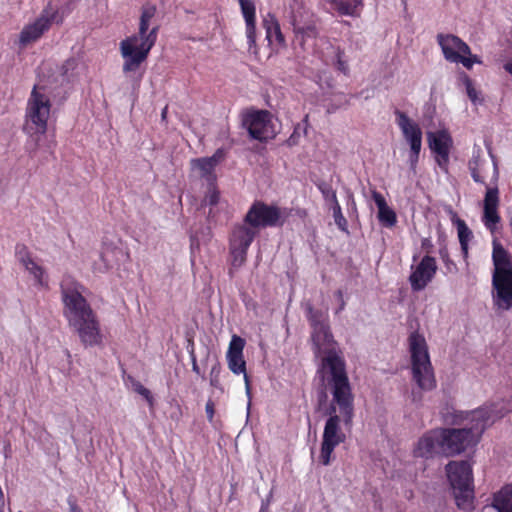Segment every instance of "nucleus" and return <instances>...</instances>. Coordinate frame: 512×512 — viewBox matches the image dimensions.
Here are the masks:
<instances>
[{
    "label": "nucleus",
    "instance_id": "f257e3e1",
    "mask_svg": "<svg viewBox=\"0 0 512 512\" xmlns=\"http://www.w3.org/2000/svg\"><path fill=\"white\" fill-rule=\"evenodd\" d=\"M307 318L313 328L312 340L320 361L316 375L323 387H332L337 402L350 397V381L342 351L333 339L328 324L311 305L306 308Z\"/></svg>",
    "mask_w": 512,
    "mask_h": 512
},
{
    "label": "nucleus",
    "instance_id": "f03ea898",
    "mask_svg": "<svg viewBox=\"0 0 512 512\" xmlns=\"http://www.w3.org/2000/svg\"><path fill=\"white\" fill-rule=\"evenodd\" d=\"M510 409L506 407L503 400L485 404L473 411L455 412L452 423L464 425L458 429H440L443 438L442 454L453 456L465 451L468 447L475 445L484 430L495 421L504 417Z\"/></svg>",
    "mask_w": 512,
    "mask_h": 512
},
{
    "label": "nucleus",
    "instance_id": "7ed1b4c3",
    "mask_svg": "<svg viewBox=\"0 0 512 512\" xmlns=\"http://www.w3.org/2000/svg\"><path fill=\"white\" fill-rule=\"evenodd\" d=\"M64 315L70 327L78 334L84 346H96L102 343V334L97 317L83 297V286L71 277H65L61 283Z\"/></svg>",
    "mask_w": 512,
    "mask_h": 512
},
{
    "label": "nucleus",
    "instance_id": "20e7f679",
    "mask_svg": "<svg viewBox=\"0 0 512 512\" xmlns=\"http://www.w3.org/2000/svg\"><path fill=\"white\" fill-rule=\"evenodd\" d=\"M51 93V88L48 85L38 83L33 87L27 101L25 113L26 130L33 141V148L30 153H36V151L44 148L45 152L51 154L56 146L53 138H43L51 116Z\"/></svg>",
    "mask_w": 512,
    "mask_h": 512
},
{
    "label": "nucleus",
    "instance_id": "39448f33",
    "mask_svg": "<svg viewBox=\"0 0 512 512\" xmlns=\"http://www.w3.org/2000/svg\"><path fill=\"white\" fill-rule=\"evenodd\" d=\"M156 14V7L145 4L142 7L139 28L133 34L120 42V53L124 60L123 72H135L147 59L150 50L155 45L158 34V26L150 27L151 20Z\"/></svg>",
    "mask_w": 512,
    "mask_h": 512
},
{
    "label": "nucleus",
    "instance_id": "423d86ee",
    "mask_svg": "<svg viewBox=\"0 0 512 512\" xmlns=\"http://www.w3.org/2000/svg\"><path fill=\"white\" fill-rule=\"evenodd\" d=\"M329 391L332 399L328 409V419L326 420L320 452V461L323 465L327 466L331 462V456L334 449L345 441V434L341 430L340 423L343 422L344 426L350 428L354 417V395L352 387L350 386V397L342 404L337 402L334 397L332 387H323Z\"/></svg>",
    "mask_w": 512,
    "mask_h": 512
},
{
    "label": "nucleus",
    "instance_id": "0eeeda50",
    "mask_svg": "<svg viewBox=\"0 0 512 512\" xmlns=\"http://www.w3.org/2000/svg\"><path fill=\"white\" fill-rule=\"evenodd\" d=\"M492 260L493 305L498 310L508 311L512 308V260L509 253L496 240L493 241Z\"/></svg>",
    "mask_w": 512,
    "mask_h": 512
},
{
    "label": "nucleus",
    "instance_id": "6e6552de",
    "mask_svg": "<svg viewBox=\"0 0 512 512\" xmlns=\"http://www.w3.org/2000/svg\"><path fill=\"white\" fill-rule=\"evenodd\" d=\"M412 379L422 391H431L436 387L434 370L430 361L424 336L414 332L409 336Z\"/></svg>",
    "mask_w": 512,
    "mask_h": 512
},
{
    "label": "nucleus",
    "instance_id": "1a4fd4ad",
    "mask_svg": "<svg viewBox=\"0 0 512 512\" xmlns=\"http://www.w3.org/2000/svg\"><path fill=\"white\" fill-rule=\"evenodd\" d=\"M446 473L457 506L463 510L472 509L474 488L471 464L468 461H451L446 465Z\"/></svg>",
    "mask_w": 512,
    "mask_h": 512
},
{
    "label": "nucleus",
    "instance_id": "9d476101",
    "mask_svg": "<svg viewBox=\"0 0 512 512\" xmlns=\"http://www.w3.org/2000/svg\"><path fill=\"white\" fill-rule=\"evenodd\" d=\"M290 215L287 208L254 202L247 211L244 220L259 233L261 228L282 226Z\"/></svg>",
    "mask_w": 512,
    "mask_h": 512
},
{
    "label": "nucleus",
    "instance_id": "9b49d317",
    "mask_svg": "<svg viewBox=\"0 0 512 512\" xmlns=\"http://www.w3.org/2000/svg\"><path fill=\"white\" fill-rule=\"evenodd\" d=\"M257 235L256 229L245 220L233 227L229 237L231 269H239L246 262L248 249Z\"/></svg>",
    "mask_w": 512,
    "mask_h": 512
},
{
    "label": "nucleus",
    "instance_id": "f8f14e48",
    "mask_svg": "<svg viewBox=\"0 0 512 512\" xmlns=\"http://www.w3.org/2000/svg\"><path fill=\"white\" fill-rule=\"evenodd\" d=\"M437 42L444 58L451 63H461L467 69H471L474 64L482 63L477 55L471 54L470 47L455 35L438 34Z\"/></svg>",
    "mask_w": 512,
    "mask_h": 512
},
{
    "label": "nucleus",
    "instance_id": "ddd939ff",
    "mask_svg": "<svg viewBox=\"0 0 512 512\" xmlns=\"http://www.w3.org/2000/svg\"><path fill=\"white\" fill-rule=\"evenodd\" d=\"M489 155L492 159L493 163V174L491 178L490 187L486 188V193L484 197V211L482 221L485 227L490 231L494 232L497 228V224L500 222V216L498 214V206H499V190L497 187L498 179H499V169L498 163L495 156L492 154L489 149Z\"/></svg>",
    "mask_w": 512,
    "mask_h": 512
},
{
    "label": "nucleus",
    "instance_id": "4468645a",
    "mask_svg": "<svg viewBox=\"0 0 512 512\" xmlns=\"http://www.w3.org/2000/svg\"><path fill=\"white\" fill-rule=\"evenodd\" d=\"M395 115L396 123L405 141L410 146L409 163L410 167L414 170L422 147V130L419 124L409 118L404 112L397 110Z\"/></svg>",
    "mask_w": 512,
    "mask_h": 512
},
{
    "label": "nucleus",
    "instance_id": "2eb2a0df",
    "mask_svg": "<svg viewBox=\"0 0 512 512\" xmlns=\"http://www.w3.org/2000/svg\"><path fill=\"white\" fill-rule=\"evenodd\" d=\"M251 138L259 141H267L275 136L271 122V114L268 111H251L243 119Z\"/></svg>",
    "mask_w": 512,
    "mask_h": 512
},
{
    "label": "nucleus",
    "instance_id": "dca6fc26",
    "mask_svg": "<svg viewBox=\"0 0 512 512\" xmlns=\"http://www.w3.org/2000/svg\"><path fill=\"white\" fill-rule=\"evenodd\" d=\"M409 283L415 292L424 290L437 272L436 259L425 255L418 263L410 267Z\"/></svg>",
    "mask_w": 512,
    "mask_h": 512
},
{
    "label": "nucleus",
    "instance_id": "f3484780",
    "mask_svg": "<svg viewBox=\"0 0 512 512\" xmlns=\"http://www.w3.org/2000/svg\"><path fill=\"white\" fill-rule=\"evenodd\" d=\"M428 145L431 151L435 154V160L438 166L447 171L449 163V154L453 146V140L446 129H441L436 132L427 133Z\"/></svg>",
    "mask_w": 512,
    "mask_h": 512
},
{
    "label": "nucleus",
    "instance_id": "a211bd4d",
    "mask_svg": "<svg viewBox=\"0 0 512 512\" xmlns=\"http://www.w3.org/2000/svg\"><path fill=\"white\" fill-rule=\"evenodd\" d=\"M54 17V10L45 9L34 22L23 27L19 35V44L26 47L37 41L49 29Z\"/></svg>",
    "mask_w": 512,
    "mask_h": 512
},
{
    "label": "nucleus",
    "instance_id": "6ab92c4d",
    "mask_svg": "<svg viewBox=\"0 0 512 512\" xmlns=\"http://www.w3.org/2000/svg\"><path fill=\"white\" fill-rule=\"evenodd\" d=\"M245 346V341L237 336L233 335L231 338V341L229 343L228 351L226 354L227 363L229 369L234 374H244V380L246 384V393L249 396L250 395V385H249V379L246 374V362L243 357V349Z\"/></svg>",
    "mask_w": 512,
    "mask_h": 512
},
{
    "label": "nucleus",
    "instance_id": "aec40b11",
    "mask_svg": "<svg viewBox=\"0 0 512 512\" xmlns=\"http://www.w3.org/2000/svg\"><path fill=\"white\" fill-rule=\"evenodd\" d=\"M441 438L443 436L439 429L426 432L415 443L413 456L415 458L430 459L438 454H442Z\"/></svg>",
    "mask_w": 512,
    "mask_h": 512
},
{
    "label": "nucleus",
    "instance_id": "412c9836",
    "mask_svg": "<svg viewBox=\"0 0 512 512\" xmlns=\"http://www.w3.org/2000/svg\"><path fill=\"white\" fill-rule=\"evenodd\" d=\"M16 257L33 280L35 286L39 288L48 287V275L45 269L35 261L25 246L18 245L16 247Z\"/></svg>",
    "mask_w": 512,
    "mask_h": 512
},
{
    "label": "nucleus",
    "instance_id": "4be33fe9",
    "mask_svg": "<svg viewBox=\"0 0 512 512\" xmlns=\"http://www.w3.org/2000/svg\"><path fill=\"white\" fill-rule=\"evenodd\" d=\"M223 149H217L210 157L196 158L190 161L192 171L200 178L205 179L209 184L216 180L215 168L224 159Z\"/></svg>",
    "mask_w": 512,
    "mask_h": 512
},
{
    "label": "nucleus",
    "instance_id": "5701e85b",
    "mask_svg": "<svg viewBox=\"0 0 512 512\" xmlns=\"http://www.w3.org/2000/svg\"><path fill=\"white\" fill-rule=\"evenodd\" d=\"M321 4L329 13L359 17L364 7V0H321Z\"/></svg>",
    "mask_w": 512,
    "mask_h": 512
},
{
    "label": "nucleus",
    "instance_id": "b1692460",
    "mask_svg": "<svg viewBox=\"0 0 512 512\" xmlns=\"http://www.w3.org/2000/svg\"><path fill=\"white\" fill-rule=\"evenodd\" d=\"M283 16L293 29L314 18L313 13L305 7L302 0H292L285 8Z\"/></svg>",
    "mask_w": 512,
    "mask_h": 512
},
{
    "label": "nucleus",
    "instance_id": "393cba45",
    "mask_svg": "<svg viewBox=\"0 0 512 512\" xmlns=\"http://www.w3.org/2000/svg\"><path fill=\"white\" fill-rule=\"evenodd\" d=\"M121 256L123 251L120 248L104 243L99 261H95L93 269L100 273L107 272L120 260Z\"/></svg>",
    "mask_w": 512,
    "mask_h": 512
},
{
    "label": "nucleus",
    "instance_id": "a878e982",
    "mask_svg": "<svg viewBox=\"0 0 512 512\" xmlns=\"http://www.w3.org/2000/svg\"><path fill=\"white\" fill-rule=\"evenodd\" d=\"M242 15L246 24V37L249 47L255 45L256 42V17L255 5L252 0H238Z\"/></svg>",
    "mask_w": 512,
    "mask_h": 512
},
{
    "label": "nucleus",
    "instance_id": "bb28decb",
    "mask_svg": "<svg viewBox=\"0 0 512 512\" xmlns=\"http://www.w3.org/2000/svg\"><path fill=\"white\" fill-rule=\"evenodd\" d=\"M262 25L266 32V38L271 44L276 43L282 47L286 45L285 37L281 31L280 23L273 13H267L263 17Z\"/></svg>",
    "mask_w": 512,
    "mask_h": 512
},
{
    "label": "nucleus",
    "instance_id": "cd10ccee",
    "mask_svg": "<svg viewBox=\"0 0 512 512\" xmlns=\"http://www.w3.org/2000/svg\"><path fill=\"white\" fill-rule=\"evenodd\" d=\"M486 166L487 161L483 157L481 148L479 146H474L472 157L468 162V169L474 182L486 184L484 175Z\"/></svg>",
    "mask_w": 512,
    "mask_h": 512
},
{
    "label": "nucleus",
    "instance_id": "c85d7f7f",
    "mask_svg": "<svg viewBox=\"0 0 512 512\" xmlns=\"http://www.w3.org/2000/svg\"><path fill=\"white\" fill-rule=\"evenodd\" d=\"M372 198L378 208V219L385 227H393L397 222L395 212L387 205L385 198L374 191Z\"/></svg>",
    "mask_w": 512,
    "mask_h": 512
},
{
    "label": "nucleus",
    "instance_id": "c756f323",
    "mask_svg": "<svg viewBox=\"0 0 512 512\" xmlns=\"http://www.w3.org/2000/svg\"><path fill=\"white\" fill-rule=\"evenodd\" d=\"M492 507L497 512H512V484L504 486L494 494Z\"/></svg>",
    "mask_w": 512,
    "mask_h": 512
},
{
    "label": "nucleus",
    "instance_id": "7c9ffc66",
    "mask_svg": "<svg viewBox=\"0 0 512 512\" xmlns=\"http://www.w3.org/2000/svg\"><path fill=\"white\" fill-rule=\"evenodd\" d=\"M295 40L304 48L305 45L317 37L318 31L314 18L293 29Z\"/></svg>",
    "mask_w": 512,
    "mask_h": 512
},
{
    "label": "nucleus",
    "instance_id": "2f4dec72",
    "mask_svg": "<svg viewBox=\"0 0 512 512\" xmlns=\"http://www.w3.org/2000/svg\"><path fill=\"white\" fill-rule=\"evenodd\" d=\"M455 224L457 227V234L461 247V252L463 258L466 260L469 254V243L473 239V233L464 220L458 218L456 219Z\"/></svg>",
    "mask_w": 512,
    "mask_h": 512
},
{
    "label": "nucleus",
    "instance_id": "473e14b6",
    "mask_svg": "<svg viewBox=\"0 0 512 512\" xmlns=\"http://www.w3.org/2000/svg\"><path fill=\"white\" fill-rule=\"evenodd\" d=\"M463 84L466 88L467 96L473 105L477 106L483 104L484 98L481 91L474 86L472 80L468 76L463 78Z\"/></svg>",
    "mask_w": 512,
    "mask_h": 512
},
{
    "label": "nucleus",
    "instance_id": "72a5a7b5",
    "mask_svg": "<svg viewBox=\"0 0 512 512\" xmlns=\"http://www.w3.org/2000/svg\"><path fill=\"white\" fill-rule=\"evenodd\" d=\"M333 217L335 224L343 231L346 230L347 221L342 214L341 206L339 203L332 205Z\"/></svg>",
    "mask_w": 512,
    "mask_h": 512
},
{
    "label": "nucleus",
    "instance_id": "f704fd0d",
    "mask_svg": "<svg viewBox=\"0 0 512 512\" xmlns=\"http://www.w3.org/2000/svg\"><path fill=\"white\" fill-rule=\"evenodd\" d=\"M209 185V189L205 195L203 202L205 205L214 206L219 202V191L213 186V184Z\"/></svg>",
    "mask_w": 512,
    "mask_h": 512
},
{
    "label": "nucleus",
    "instance_id": "c9c22d12",
    "mask_svg": "<svg viewBox=\"0 0 512 512\" xmlns=\"http://www.w3.org/2000/svg\"><path fill=\"white\" fill-rule=\"evenodd\" d=\"M439 256L449 272L456 269L455 263L449 258L448 249L446 247L440 248Z\"/></svg>",
    "mask_w": 512,
    "mask_h": 512
},
{
    "label": "nucleus",
    "instance_id": "e433bc0d",
    "mask_svg": "<svg viewBox=\"0 0 512 512\" xmlns=\"http://www.w3.org/2000/svg\"><path fill=\"white\" fill-rule=\"evenodd\" d=\"M320 190L327 202H330L331 205L338 203L336 192L327 185L320 186Z\"/></svg>",
    "mask_w": 512,
    "mask_h": 512
},
{
    "label": "nucleus",
    "instance_id": "4c0bfd02",
    "mask_svg": "<svg viewBox=\"0 0 512 512\" xmlns=\"http://www.w3.org/2000/svg\"><path fill=\"white\" fill-rule=\"evenodd\" d=\"M336 66L339 71L344 74H347L349 71V67L347 62L343 59V52L337 49L336 51Z\"/></svg>",
    "mask_w": 512,
    "mask_h": 512
},
{
    "label": "nucleus",
    "instance_id": "58836bf2",
    "mask_svg": "<svg viewBox=\"0 0 512 512\" xmlns=\"http://www.w3.org/2000/svg\"><path fill=\"white\" fill-rule=\"evenodd\" d=\"M135 390L137 391V393L143 396L151 406L153 405V397L151 395V392L146 387H144L141 384H138Z\"/></svg>",
    "mask_w": 512,
    "mask_h": 512
},
{
    "label": "nucleus",
    "instance_id": "ea45409f",
    "mask_svg": "<svg viewBox=\"0 0 512 512\" xmlns=\"http://www.w3.org/2000/svg\"><path fill=\"white\" fill-rule=\"evenodd\" d=\"M205 411H206L208 420L210 422H212L213 418H214V403L211 400H209L206 403Z\"/></svg>",
    "mask_w": 512,
    "mask_h": 512
},
{
    "label": "nucleus",
    "instance_id": "a19ab883",
    "mask_svg": "<svg viewBox=\"0 0 512 512\" xmlns=\"http://www.w3.org/2000/svg\"><path fill=\"white\" fill-rule=\"evenodd\" d=\"M337 296L339 297V299L341 300V304H340V307L339 309L336 311V313H339L340 311H342L345 307V302L343 300V295H342V292L340 290L337 291Z\"/></svg>",
    "mask_w": 512,
    "mask_h": 512
},
{
    "label": "nucleus",
    "instance_id": "79ce46f5",
    "mask_svg": "<svg viewBox=\"0 0 512 512\" xmlns=\"http://www.w3.org/2000/svg\"><path fill=\"white\" fill-rule=\"evenodd\" d=\"M70 512H81L77 504L71 500L68 501Z\"/></svg>",
    "mask_w": 512,
    "mask_h": 512
},
{
    "label": "nucleus",
    "instance_id": "37998d69",
    "mask_svg": "<svg viewBox=\"0 0 512 512\" xmlns=\"http://www.w3.org/2000/svg\"><path fill=\"white\" fill-rule=\"evenodd\" d=\"M74 65H75V61H74V60H68V61L64 64V66H63V68L65 69V74L67 73V71H68L69 69L74 68Z\"/></svg>",
    "mask_w": 512,
    "mask_h": 512
},
{
    "label": "nucleus",
    "instance_id": "c03bdc74",
    "mask_svg": "<svg viewBox=\"0 0 512 512\" xmlns=\"http://www.w3.org/2000/svg\"><path fill=\"white\" fill-rule=\"evenodd\" d=\"M504 69H505L506 72H508L509 74L512 75V61L507 62L504 65Z\"/></svg>",
    "mask_w": 512,
    "mask_h": 512
},
{
    "label": "nucleus",
    "instance_id": "a18cd8bd",
    "mask_svg": "<svg viewBox=\"0 0 512 512\" xmlns=\"http://www.w3.org/2000/svg\"><path fill=\"white\" fill-rule=\"evenodd\" d=\"M413 401L417 402L421 400V395L417 392H412Z\"/></svg>",
    "mask_w": 512,
    "mask_h": 512
},
{
    "label": "nucleus",
    "instance_id": "49530a36",
    "mask_svg": "<svg viewBox=\"0 0 512 512\" xmlns=\"http://www.w3.org/2000/svg\"><path fill=\"white\" fill-rule=\"evenodd\" d=\"M259 512H268V503H262Z\"/></svg>",
    "mask_w": 512,
    "mask_h": 512
},
{
    "label": "nucleus",
    "instance_id": "de8ad7c7",
    "mask_svg": "<svg viewBox=\"0 0 512 512\" xmlns=\"http://www.w3.org/2000/svg\"><path fill=\"white\" fill-rule=\"evenodd\" d=\"M192 369H193V371H194V372H196L197 374H199V373H200L199 367H198V365H197V363H196V361H195V360L193 361Z\"/></svg>",
    "mask_w": 512,
    "mask_h": 512
},
{
    "label": "nucleus",
    "instance_id": "09e8293b",
    "mask_svg": "<svg viewBox=\"0 0 512 512\" xmlns=\"http://www.w3.org/2000/svg\"><path fill=\"white\" fill-rule=\"evenodd\" d=\"M166 114H167V107H165V108L162 110V113H161L162 119H165V118H166Z\"/></svg>",
    "mask_w": 512,
    "mask_h": 512
},
{
    "label": "nucleus",
    "instance_id": "8fccbe9b",
    "mask_svg": "<svg viewBox=\"0 0 512 512\" xmlns=\"http://www.w3.org/2000/svg\"><path fill=\"white\" fill-rule=\"evenodd\" d=\"M191 249L193 250L194 249V242L192 241L191 243Z\"/></svg>",
    "mask_w": 512,
    "mask_h": 512
},
{
    "label": "nucleus",
    "instance_id": "3c124183",
    "mask_svg": "<svg viewBox=\"0 0 512 512\" xmlns=\"http://www.w3.org/2000/svg\"><path fill=\"white\" fill-rule=\"evenodd\" d=\"M19 512H23V511H19Z\"/></svg>",
    "mask_w": 512,
    "mask_h": 512
},
{
    "label": "nucleus",
    "instance_id": "603ef678",
    "mask_svg": "<svg viewBox=\"0 0 512 512\" xmlns=\"http://www.w3.org/2000/svg\"><path fill=\"white\" fill-rule=\"evenodd\" d=\"M19 512H23V511H19Z\"/></svg>",
    "mask_w": 512,
    "mask_h": 512
}]
</instances>
